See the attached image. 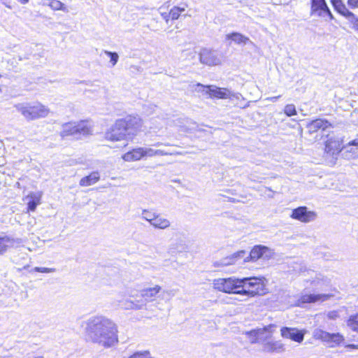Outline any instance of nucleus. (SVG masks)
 Wrapping results in <instances>:
<instances>
[{"label": "nucleus", "instance_id": "nucleus-1", "mask_svg": "<svg viewBox=\"0 0 358 358\" xmlns=\"http://www.w3.org/2000/svg\"><path fill=\"white\" fill-rule=\"evenodd\" d=\"M87 339L94 343L110 348L118 342L117 327L110 320L102 315L92 316L85 321Z\"/></svg>", "mask_w": 358, "mask_h": 358}, {"label": "nucleus", "instance_id": "nucleus-2", "mask_svg": "<svg viewBox=\"0 0 358 358\" xmlns=\"http://www.w3.org/2000/svg\"><path fill=\"white\" fill-rule=\"evenodd\" d=\"M142 122L137 116L128 115L118 119L106 131L105 138L110 141H130L140 131Z\"/></svg>", "mask_w": 358, "mask_h": 358}, {"label": "nucleus", "instance_id": "nucleus-3", "mask_svg": "<svg viewBox=\"0 0 358 358\" xmlns=\"http://www.w3.org/2000/svg\"><path fill=\"white\" fill-rule=\"evenodd\" d=\"M17 111L21 113L27 121L46 117L50 110L44 105L39 102L36 103H19L14 106Z\"/></svg>", "mask_w": 358, "mask_h": 358}, {"label": "nucleus", "instance_id": "nucleus-4", "mask_svg": "<svg viewBox=\"0 0 358 358\" xmlns=\"http://www.w3.org/2000/svg\"><path fill=\"white\" fill-rule=\"evenodd\" d=\"M242 281L241 295L255 296L265 294V285L261 278L256 277L239 278Z\"/></svg>", "mask_w": 358, "mask_h": 358}, {"label": "nucleus", "instance_id": "nucleus-5", "mask_svg": "<svg viewBox=\"0 0 358 358\" xmlns=\"http://www.w3.org/2000/svg\"><path fill=\"white\" fill-rule=\"evenodd\" d=\"M242 281L239 278H217L213 280V285L214 289L227 294H241V287L243 285Z\"/></svg>", "mask_w": 358, "mask_h": 358}, {"label": "nucleus", "instance_id": "nucleus-6", "mask_svg": "<svg viewBox=\"0 0 358 358\" xmlns=\"http://www.w3.org/2000/svg\"><path fill=\"white\" fill-rule=\"evenodd\" d=\"M275 327H276L274 324H269L263 328L247 331L245 334L250 340L251 343H262L264 345L266 341L271 338L273 332Z\"/></svg>", "mask_w": 358, "mask_h": 358}, {"label": "nucleus", "instance_id": "nucleus-7", "mask_svg": "<svg viewBox=\"0 0 358 358\" xmlns=\"http://www.w3.org/2000/svg\"><path fill=\"white\" fill-rule=\"evenodd\" d=\"M91 132L90 127L86 122H80L79 123L68 122L62 125V130L60 135L62 138L79 134L82 135H87Z\"/></svg>", "mask_w": 358, "mask_h": 358}, {"label": "nucleus", "instance_id": "nucleus-8", "mask_svg": "<svg viewBox=\"0 0 358 358\" xmlns=\"http://www.w3.org/2000/svg\"><path fill=\"white\" fill-rule=\"evenodd\" d=\"M199 60L203 64L213 66L220 65L223 57L222 54L217 50L203 48L199 53Z\"/></svg>", "mask_w": 358, "mask_h": 358}, {"label": "nucleus", "instance_id": "nucleus-9", "mask_svg": "<svg viewBox=\"0 0 358 358\" xmlns=\"http://www.w3.org/2000/svg\"><path fill=\"white\" fill-rule=\"evenodd\" d=\"M196 87L197 89L196 90L205 92L210 97L228 99L229 96H230V90L227 88H220L214 85L204 86L200 83H198Z\"/></svg>", "mask_w": 358, "mask_h": 358}, {"label": "nucleus", "instance_id": "nucleus-10", "mask_svg": "<svg viewBox=\"0 0 358 358\" xmlns=\"http://www.w3.org/2000/svg\"><path fill=\"white\" fill-rule=\"evenodd\" d=\"M316 216L315 212L308 210V208L306 206H300L293 209L290 215L292 219L299 220L304 223L315 220Z\"/></svg>", "mask_w": 358, "mask_h": 358}, {"label": "nucleus", "instance_id": "nucleus-11", "mask_svg": "<svg viewBox=\"0 0 358 358\" xmlns=\"http://www.w3.org/2000/svg\"><path fill=\"white\" fill-rule=\"evenodd\" d=\"M306 127L308 133L310 134L320 131L323 133V135L327 136L328 134H325L324 133L329 132V129L332 128V125L324 119H316L309 122Z\"/></svg>", "mask_w": 358, "mask_h": 358}, {"label": "nucleus", "instance_id": "nucleus-12", "mask_svg": "<svg viewBox=\"0 0 358 358\" xmlns=\"http://www.w3.org/2000/svg\"><path fill=\"white\" fill-rule=\"evenodd\" d=\"M314 335L316 338L330 344L331 347L339 345L343 341V336L337 334H330L321 329L315 330Z\"/></svg>", "mask_w": 358, "mask_h": 358}, {"label": "nucleus", "instance_id": "nucleus-13", "mask_svg": "<svg viewBox=\"0 0 358 358\" xmlns=\"http://www.w3.org/2000/svg\"><path fill=\"white\" fill-rule=\"evenodd\" d=\"M331 3L335 9L343 16L348 19H353L355 17L354 14L348 10L341 0H331ZM348 4L350 8H357L358 0H348Z\"/></svg>", "mask_w": 358, "mask_h": 358}, {"label": "nucleus", "instance_id": "nucleus-14", "mask_svg": "<svg viewBox=\"0 0 358 358\" xmlns=\"http://www.w3.org/2000/svg\"><path fill=\"white\" fill-rule=\"evenodd\" d=\"M188 249L187 238L184 234H176V238L169 246V252H183Z\"/></svg>", "mask_w": 358, "mask_h": 358}, {"label": "nucleus", "instance_id": "nucleus-15", "mask_svg": "<svg viewBox=\"0 0 358 358\" xmlns=\"http://www.w3.org/2000/svg\"><path fill=\"white\" fill-rule=\"evenodd\" d=\"M271 250L264 245H256L255 246L250 252L249 257H247L246 259L249 258L252 261H257L259 259H268L271 256Z\"/></svg>", "mask_w": 358, "mask_h": 358}, {"label": "nucleus", "instance_id": "nucleus-16", "mask_svg": "<svg viewBox=\"0 0 358 358\" xmlns=\"http://www.w3.org/2000/svg\"><path fill=\"white\" fill-rule=\"evenodd\" d=\"M342 156L348 159L358 157V137L343 145Z\"/></svg>", "mask_w": 358, "mask_h": 358}, {"label": "nucleus", "instance_id": "nucleus-17", "mask_svg": "<svg viewBox=\"0 0 358 358\" xmlns=\"http://www.w3.org/2000/svg\"><path fill=\"white\" fill-rule=\"evenodd\" d=\"M282 337L289 338L294 341L300 343L303 340V334L294 328L282 327L281 329Z\"/></svg>", "mask_w": 358, "mask_h": 358}, {"label": "nucleus", "instance_id": "nucleus-18", "mask_svg": "<svg viewBox=\"0 0 358 358\" xmlns=\"http://www.w3.org/2000/svg\"><path fill=\"white\" fill-rule=\"evenodd\" d=\"M311 10L313 13L318 15H328L331 17V13L325 2V0H312Z\"/></svg>", "mask_w": 358, "mask_h": 358}, {"label": "nucleus", "instance_id": "nucleus-19", "mask_svg": "<svg viewBox=\"0 0 358 358\" xmlns=\"http://www.w3.org/2000/svg\"><path fill=\"white\" fill-rule=\"evenodd\" d=\"M245 255V252L243 250L239 251L237 253H234L229 257H224L220 261H216L213 263L215 267H222L227 266L235 264L238 258H243Z\"/></svg>", "mask_w": 358, "mask_h": 358}, {"label": "nucleus", "instance_id": "nucleus-20", "mask_svg": "<svg viewBox=\"0 0 358 358\" xmlns=\"http://www.w3.org/2000/svg\"><path fill=\"white\" fill-rule=\"evenodd\" d=\"M325 150L333 156L338 153L342 155L343 145L338 139L329 138L326 141Z\"/></svg>", "mask_w": 358, "mask_h": 358}, {"label": "nucleus", "instance_id": "nucleus-21", "mask_svg": "<svg viewBox=\"0 0 358 358\" xmlns=\"http://www.w3.org/2000/svg\"><path fill=\"white\" fill-rule=\"evenodd\" d=\"M143 158V148H137L126 152L122 159L126 162L137 161Z\"/></svg>", "mask_w": 358, "mask_h": 358}, {"label": "nucleus", "instance_id": "nucleus-22", "mask_svg": "<svg viewBox=\"0 0 358 358\" xmlns=\"http://www.w3.org/2000/svg\"><path fill=\"white\" fill-rule=\"evenodd\" d=\"M161 287L156 285L154 287L144 289L141 292V296L145 302L151 301L153 298L159 292Z\"/></svg>", "mask_w": 358, "mask_h": 358}, {"label": "nucleus", "instance_id": "nucleus-23", "mask_svg": "<svg viewBox=\"0 0 358 358\" xmlns=\"http://www.w3.org/2000/svg\"><path fill=\"white\" fill-rule=\"evenodd\" d=\"M100 175L97 171L91 173L89 176L83 177L79 182V185L82 187L90 186L95 184L99 180Z\"/></svg>", "mask_w": 358, "mask_h": 358}, {"label": "nucleus", "instance_id": "nucleus-24", "mask_svg": "<svg viewBox=\"0 0 358 358\" xmlns=\"http://www.w3.org/2000/svg\"><path fill=\"white\" fill-rule=\"evenodd\" d=\"M150 225L156 229H165L170 227L171 222L168 219L160 216L159 214H157Z\"/></svg>", "mask_w": 358, "mask_h": 358}, {"label": "nucleus", "instance_id": "nucleus-25", "mask_svg": "<svg viewBox=\"0 0 358 358\" xmlns=\"http://www.w3.org/2000/svg\"><path fill=\"white\" fill-rule=\"evenodd\" d=\"M263 350L268 352H280L284 350L283 345L280 341L268 340L263 345Z\"/></svg>", "mask_w": 358, "mask_h": 358}, {"label": "nucleus", "instance_id": "nucleus-26", "mask_svg": "<svg viewBox=\"0 0 358 358\" xmlns=\"http://www.w3.org/2000/svg\"><path fill=\"white\" fill-rule=\"evenodd\" d=\"M226 39L231 40L238 45H245L248 42H250V40L248 37L238 32H233L231 34H227L226 36Z\"/></svg>", "mask_w": 358, "mask_h": 358}, {"label": "nucleus", "instance_id": "nucleus-27", "mask_svg": "<svg viewBox=\"0 0 358 358\" xmlns=\"http://www.w3.org/2000/svg\"><path fill=\"white\" fill-rule=\"evenodd\" d=\"M329 298L328 295L326 294H305L301 297V301L302 303H314L318 301H325Z\"/></svg>", "mask_w": 358, "mask_h": 358}, {"label": "nucleus", "instance_id": "nucleus-28", "mask_svg": "<svg viewBox=\"0 0 358 358\" xmlns=\"http://www.w3.org/2000/svg\"><path fill=\"white\" fill-rule=\"evenodd\" d=\"M29 197L30 198V200L27 203L28 210L34 211L37 206L40 204L41 194H31Z\"/></svg>", "mask_w": 358, "mask_h": 358}, {"label": "nucleus", "instance_id": "nucleus-29", "mask_svg": "<svg viewBox=\"0 0 358 358\" xmlns=\"http://www.w3.org/2000/svg\"><path fill=\"white\" fill-rule=\"evenodd\" d=\"M157 214V213H152L151 211L145 209L142 211V218L148 221L151 224V222Z\"/></svg>", "mask_w": 358, "mask_h": 358}, {"label": "nucleus", "instance_id": "nucleus-30", "mask_svg": "<svg viewBox=\"0 0 358 358\" xmlns=\"http://www.w3.org/2000/svg\"><path fill=\"white\" fill-rule=\"evenodd\" d=\"M284 113L288 117L296 115V110L295 106L294 104L286 105L284 109Z\"/></svg>", "mask_w": 358, "mask_h": 358}, {"label": "nucleus", "instance_id": "nucleus-31", "mask_svg": "<svg viewBox=\"0 0 358 358\" xmlns=\"http://www.w3.org/2000/svg\"><path fill=\"white\" fill-rule=\"evenodd\" d=\"M104 53L107 56L110 57V62L112 63L113 66H115L117 64V62L118 61V58H119L117 53L115 52H110L108 50H105Z\"/></svg>", "mask_w": 358, "mask_h": 358}, {"label": "nucleus", "instance_id": "nucleus-32", "mask_svg": "<svg viewBox=\"0 0 358 358\" xmlns=\"http://www.w3.org/2000/svg\"><path fill=\"white\" fill-rule=\"evenodd\" d=\"M350 325L354 331H358V313L352 315L349 320Z\"/></svg>", "mask_w": 358, "mask_h": 358}, {"label": "nucleus", "instance_id": "nucleus-33", "mask_svg": "<svg viewBox=\"0 0 358 358\" xmlns=\"http://www.w3.org/2000/svg\"><path fill=\"white\" fill-rule=\"evenodd\" d=\"M169 15L172 20H177L180 17V7L174 6L171 9Z\"/></svg>", "mask_w": 358, "mask_h": 358}, {"label": "nucleus", "instance_id": "nucleus-34", "mask_svg": "<svg viewBox=\"0 0 358 358\" xmlns=\"http://www.w3.org/2000/svg\"><path fill=\"white\" fill-rule=\"evenodd\" d=\"M146 303H147L143 298L139 300L133 301L134 309H136V310H140V309L143 308L145 306Z\"/></svg>", "mask_w": 358, "mask_h": 358}, {"label": "nucleus", "instance_id": "nucleus-35", "mask_svg": "<svg viewBox=\"0 0 358 358\" xmlns=\"http://www.w3.org/2000/svg\"><path fill=\"white\" fill-rule=\"evenodd\" d=\"M143 157H152L155 156V149L149 147L143 148Z\"/></svg>", "mask_w": 358, "mask_h": 358}, {"label": "nucleus", "instance_id": "nucleus-36", "mask_svg": "<svg viewBox=\"0 0 358 358\" xmlns=\"http://www.w3.org/2000/svg\"><path fill=\"white\" fill-rule=\"evenodd\" d=\"M229 99H231V101H240V100H243V96L241 95V94L240 93H234L230 91V96H229ZM236 104H238V102H236Z\"/></svg>", "mask_w": 358, "mask_h": 358}, {"label": "nucleus", "instance_id": "nucleus-37", "mask_svg": "<svg viewBox=\"0 0 358 358\" xmlns=\"http://www.w3.org/2000/svg\"><path fill=\"white\" fill-rule=\"evenodd\" d=\"M34 271L40 273H53L56 271L55 268H45V267H35Z\"/></svg>", "mask_w": 358, "mask_h": 358}, {"label": "nucleus", "instance_id": "nucleus-38", "mask_svg": "<svg viewBox=\"0 0 358 358\" xmlns=\"http://www.w3.org/2000/svg\"><path fill=\"white\" fill-rule=\"evenodd\" d=\"M171 155V152H166L164 150H155V156H166V155Z\"/></svg>", "mask_w": 358, "mask_h": 358}, {"label": "nucleus", "instance_id": "nucleus-39", "mask_svg": "<svg viewBox=\"0 0 358 358\" xmlns=\"http://www.w3.org/2000/svg\"><path fill=\"white\" fill-rule=\"evenodd\" d=\"M124 307L126 309H134L133 301H127L124 303Z\"/></svg>", "mask_w": 358, "mask_h": 358}, {"label": "nucleus", "instance_id": "nucleus-40", "mask_svg": "<svg viewBox=\"0 0 358 358\" xmlns=\"http://www.w3.org/2000/svg\"><path fill=\"white\" fill-rule=\"evenodd\" d=\"M161 15L162 17H163V19L166 22H169V17H171L170 15H169V13H161Z\"/></svg>", "mask_w": 358, "mask_h": 358}, {"label": "nucleus", "instance_id": "nucleus-41", "mask_svg": "<svg viewBox=\"0 0 358 358\" xmlns=\"http://www.w3.org/2000/svg\"><path fill=\"white\" fill-rule=\"evenodd\" d=\"M6 245L0 243V254L3 253L6 250Z\"/></svg>", "mask_w": 358, "mask_h": 358}, {"label": "nucleus", "instance_id": "nucleus-42", "mask_svg": "<svg viewBox=\"0 0 358 358\" xmlns=\"http://www.w3.org/2000/svg\"><path fill=\"white\" fill-rule=\"evenodd\" d=\"M280 97V96L279 95L277 96H273V97L268 98L267 99L274 102V101H277Z\"/></svg>", "mask_w": 358, "mask_h": 358}, {"label": "nucleus", "instance_id": "nucleus-43", "mask_svg": "<svg viewBox=\"0 0 358 358\" xmlns=\"http://www.w3.org/2000/svg\"><path fill=\"white\" fill-rule=\"evenodd\" d=\"M0 241H6V242H9L10 241V238L8 237V236H0Z\"/></svg>", "mask_w": 358, "mask_h": 358}, {"label": "nucleus", "instance_id": "nucleus-44", "mask_svg": "<svg viewBox=\"0 0 358 358\" xmlns=\"http://www.w3.org/2000/svg\"><path fill=\"white\" fill-rule=\"evenodd\" d=\"M0 241H6V242H9L10 241V238L8 237V236H0Z\"/></svg>", "mask_w": 358, "mask_h": 358}, {"label": "nucleus", "instance_id": "nucleus-45", "mask_svg": "<svg viewBox=\"0 0 358 358\" xmlns=\"http://www.w3.org/2000/svg\"><path fill=\"white\" fill-rule=\"evenodd\" d=\"M169 145V143H161V142H157V143H156L153 144V145H154V146H155V147H159V146H161V145Z\"/></svg>", "mask_w": 358, "mask_h": 358}, {"label": "nucleus", "instance_id": "nucleus-46", "mask_svg": "<svg viewBox=\"0 0 358 358\" xmlns=\"http://www.w3.org/2000/svg\"><path fill=\"white\" fill-rule=\"evenodd\" d=\"M29 0H20L19 1L20 2V3L22 4H26L29 2Z\"/></svg>", "mask_w": 358, "mask_h": 358}, {"label": "nucleus", "instance_id": "nucleus-47", "mask_svg": "<svg viewBox=\"0 0 358 358\" xmlns=\"http://www.w3.org/2000/svg\"><path fill=\"white\" fill-rule=\"evenodd\" d=\"M185 8H180V13L185 11Z\"/></svg>", "mask_w": 358, "mask_h": 358}, {"label": "nucleus", "instance_id": "nucleus-48", "mask_svg": "<svg viewBox=\"0 0 358 358\" xmlns=\"http://www.w3.org/2000/svg\"><path fill=\"white\" fill-rule=\"evenodd\" d=\"M348 347L350 348H357L355 345H349Z\"/></svg>", "mask_w": 358, "mask_h": 358}, {"label": "nucleus", "instance_id": "nucleus-49", "mask_svg": "<svg viewBox=\"0 0 358 358\" xmlns=\"http://www.w3.org/2000/svg\"><path fill=\"white\" fill-rule=\"evenodd\" d=\"M34 358H44L43 356H38V357H36Z\"/></svg>", "mask_w": 358, "mask_h": 358}, {"label": "nucleus", "instance_id": "nucleus-50", "mask_svg": "<svg viewBox=\"0 0 358 358\" xmlns=\"http://www.w3.org/2000/svg\"><path fill=\"white\" fill-rule=\"evenodd\" d=\"M269 191L273 192L272 189L270 187H266Z\"/></svg>", "mask_w": 358, "mask_h": 358}, {"label": "nucleus", "instance_id": "nucleus-51", "mask_svg": "<svg viewBox=\"0 0 358 358\" xmlns=\"http://www.w3.org/2000/svg\"><path fill=\"white\" fill-rule=\"evenodd\" d=\"M27 267H28V266H24L23 267V268H24V269H25V268H27Z\"/></svg>", "mask_w": 358, "mask_h": 358}, {"label": "nucleus", "instance_id": "nucleus-52", "mask_svg": "<svg viewBox=\"0 0 358 358\" xmlns=\"http://www.w3.org/2000/svg\"><path fill=\"white\" fill-rule=\"evenodd\" d=\"M1 77V76L0 75V78Z\"/></svg>", "mask_w": 358, "mask_h": 358}]
</instances>
